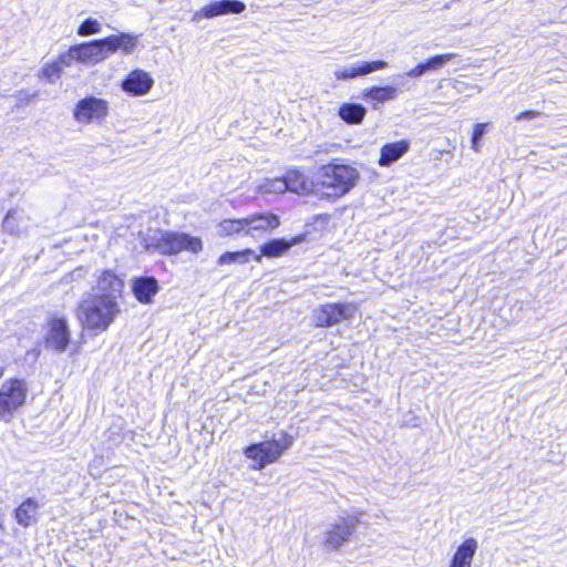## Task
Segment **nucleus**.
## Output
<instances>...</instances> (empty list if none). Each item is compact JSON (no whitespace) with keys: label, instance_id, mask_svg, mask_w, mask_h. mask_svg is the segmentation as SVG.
<instances>
[{"label":"nucleus","instance_id":"35","mask_svg":"<svg viewBox=\"0 0 567 567\" xmlns=\"http://www.w3.org/2000/svg\"><path fill=\"white\" fill-rule=\"evenodd\" d=\"M471 143H472V148L477 152L480 150L481 141L480 140H473V137H472L471 138Z\"/></svg>","mask_w":567,"mask_h":567},{"label":"nucleus","instance_id":"28","mask_svg":"<svg viewBox=\"0 0 567 567\" xmlns=\"http://www.w3.org/2000/svg\"><path fill=\"white\" fill-rule=\"evenodd\" d=\"M259 193L262 194H281L287 192V185L285 184L284 177L265 179L258 186Z\"/></svg>","mask_w":567,"mask_h":567},{"label":"nucleus","instance_id":"27","mask_svg":"<svg viewBox=\"0 0 567 567\" xmlns=\"http://www.w3.org/2000/svg\"><path fill=\"white\" fill-rule=\"evenodd\" d=\"M247 223L245 218L240 219H225L219 224V235L221 236H230L234 234H239L241 231L246 233Z\"/></svg>","mask_w":567,"mask_h":567},{"label":"nucleus","instance_id":"16","mask_svg":"<svg viewBox=\"0 0 567 567\" xmlns=\"http://www.w3.org/2000/svg\"><path fill=\"white\" fill-rule=\"evenodd\" d=\"M306 240V235L300 234L290 239L274 238L260 246V256L267 258H278L285 255L291 247L297 246Z\"/></svg>","mask_w":567,"mask_h":567},{"label":"nucleus","instance_id":"23","mask_svg":"<svg viewBox=\"0 0 567 567\" xmlns=\"http://www.w3.org/2000/svg\"><path fill=\"white\" fill-rule=\"evenodd\" d=\"M282 177L287 185V192L296 194L311 193V182L308 181L307 176L301 171L289 169Z\"/></svg>","mask_w":567,"mask_h":567},{"label":"nucleus","instance_id":"17","mask_svg":"<svg viewBox=\"0 0 567 567\" xmlns=\"http://www.w3.org/2000/svg\"><path fill=\"white\" fill-rule=\"evenodd\" d=\"M103 41L107 58L117 50H121L124 54H130L137 45V35L121 32L105 37Z\"/></svg>","mask_w":567,"mask_h":567},{"label":"nucleus","instance_id":"3","mask_svg":"<svg viewBox=\"0 0 567 567\" xmlns=\"http://www.w3.org/2000/svg\"><path fill=\"white\" fill-rule=\"evenodd\" d=\"M143 246L145 250L163 256H174L182 251L198 254L203 250V241L199 237L184 231L163 229L150 230L143 238Z\"/></svg>","mask_w":567,"mask_h":567},{"label":"nucleus","instance_id":"30","mask_svg":"<svg viewBox=\"0 0 567 567\" xmlns=\"http://www.w3.org/2000/svg\"><path fill=\"white\" fill-rule=\"evenodd\" d=\"M2 228L6 233L10 235H19L20 229L18 225V210L17 209H10L3 221H2Z\"/></svg>","mask_w":567,"mask_h":567},{"label":"nucleus","instance_id":"20","mask_svg":"<svg viewBox=\"0 0 567 567\" xmlns=\"http://www.w3.org/2000/svg\"><path fill=\"white\" fill-rule=\"evenodd\" d=\"M247 223L246 235H252L254 231H267L277 228L280 219L276 214H254L245 217Z\"/></svg>","mask_w":567,"mask_h":567},{"label":"nucleus","instance_id":"1","mask_svg":"<svg viewBox=\"0 0 567 567\" xmlns=\"http://www.w3.org/2000/svg\"><path fill=\"white\" fill-rule=\"evenodd\" d=\"M359 179L360 173L355 167L332 161L318 169L311 181V193L320 199L333 202L350 193Z\"/></svg>","mask_w":567,"mask_h":567},{"label":"nucleus","instance_id":"22","mask_svg":"<svg viewBox=\"0 0 567 567\" xmlns=\"http://www.w3.org/2000/svg\"><path fill=\"white\" fill-rule=\"evenodd\" d=\"M476 549L477 542L474 538L465 539L454 553L450 567H471Z\"/></svg>","mask_w":567,"mask_h":567},{"label":"nucleus","instance_id":"18","mask_svg":"<svg viewBox=\"0 0 567 567\" xmlns=\"http://www.w3.org/2000/svg\"><path fill=\"white\" fill-rule=\"evenodd\" d=\"M410 150V142L408 140H400L392 143H386L381 147L379 165L389 167L394 162L403 157Z\"/></svg>","mask_w":567,"mask_h":567},{"label":"nucleus","instance_id":"19","mask_svg":"<svg viewBox=\"0 0 567 567\" xmlns=\"http://www.w3.org/2000/svg\"><path fill=\"white\" fill-rule=\"evenodd\" d=\"M456 56V53H444L430 56L423 62H420L410 71L406 72L409 78H421L427 72L436 71L443 68L447 62Z\"/></svg>","mask_w":567,"mask_h":567},{"label":"nucleus","instance_id":"34","mask_svg":"<svg viewBox=\"0 0 567 567\" xmlns=\"http://www.w3.org/2000/svg\"><path fill=\"white\" fill-rule=\"evenodd\" d=\"M487 126H488L487 123H477V124H475L474 130H473V134H472L473 140H480L481 141L483 138V136L486 134Z\"/></svg>","mask_w":567,"mask_h":567},{"label":"nucleus","instance_id":"5","mask_svg":"<svg viewBox=\"0 0 567 567\" xmlns=\"http://www.w3.org/2000/svg\"><path fill=\"white\" fill-rule=\"evenodd\" d=\"M28 385L23 379L11 378L0 386V421L10 422L16 412L24 405Z\"/></svg>","mask_w":567,"mask_h":567},{"label":"nucleus","instance_id":"2","mask_svg":"<svg viewBox=\"0 0 567 567\" xmlns=\"http://www.w3.org/2000/svg\"><path fill=\"white\" fill-rule=\"evenodd\" d=\"M118 301L93 292L82 295L76 316L84 329L95 333L106 331L120 313Z\"/></svg>","mask_w":567,"mask_h":567},{"label":"nucleus","instance_id":"33","mask_svg":"<svg viewBox=\"0 0 567 567\" xmlns=\"http://www.w3.org/2000/svg\"><path fill=\"white\" fill-rule=\"evenodd\" d=\"M539 116H540V112L534 111V110H527V111H523V112L518 113L515 116V121L516 122L534 121V120L538 118Z\"/></svg>","mask_w":567,"mask_h":567},{"label":"nucleus","instance_id":"36","mask_svg":"<svg viewBox=\"0 0 567 567\" xmlns=\"http://www.w3.org/2000/svg\"><path fill=\"white\" fill-rule=\"evenodd\" d=\"M3 375V369L0 367V379L2 378Z\"/></svg>","mask_w":567,"mask_h":567},{"label":"nucleus","instance_id":"31","mask_svg":"<svg viewBox=\"0 0 567 567\" xmlns=\"http://www.w3.org/2000/svg\"><path fill=\"white\" fill-rule=\"evenodd\" d=\"M62 66L60 63H50L42 68L41 76L45 79L49 83H55L56 80L60 79L62 74Z\"/></svg>","mask_w":567,"mask_h":567},{"label":"nucleus","instance_id":"7","mask_svg":"<svg viewBox=\"0 0 567 567\" xmlns=\"http://www.w3.org/2000/svg\"><path fill=\"white\" fill-rule=\"evenodd\" d=\"M357 311L353 303L328 302L313 310L312 320L316 327L330 328L351 319Z\"/></svg>","mask_w":567,"mask_h":567},{"label":"nucleus","instance_id":"10","mask_svg":"<svg viewBox=\"0 0 567 567\" xmlns=\"http://www.w3.org/2000/svg\"><path fill=\"white\" fill-rule=\"evenodd\" d=\"M246 10V3L240 0H218L213 1L194 14V19H213L226 14H239Z\"/></svg>","mask_w":567,"mask_h":567},{"label":"nucleus","instance_id":"32","mask_svg":"<svg viewBox=\"0 0 567 567\" xmlns=\"http://www.w3.org/2000/svg\"><path fill=\"white\" fill-rule=\"evenodd\" d=\"M73 61H76L75 55L72 53V48H70L66 52L61 53L55 61V63H60V65L63 68L70 66Z\"/></svg>","mask_w":567,"mask_h":567},{"label":"nucleus","instance_id":"15","mask_svg":"<svg viewBox=\"0 0 567 567\" xmlns=\"http://www.w3.org/2000/svg\"><path fill=\"white\" fill-rule=\"evenodd\" d=\"M131 288L138 302L150 305L159 291V284L154 276H140L132 279Z\"/></svg>","mask_w":567,"mask_h":567},{"label":"nucleus","instance_id":"26","mask_svg":"<svg viewBox=\"0 0 567 567\" xmlns=\"http://www.w3.org/2000/svg\"><path fill=\"white\" fill-rule=\"evenodd\" d=\"M250 259H254L258 262L261 261V256L257 255V252L250 248H246L237 251H226L219 256L217 259V264L219 266L239 264H247Z\"/></svg>","mask_w":567,"mask_h":567},{"label":"nucleus","instance_id":"24","mask_svg":"<svg viewBox=\"0 0 567 567\" xmlns=\"http://www.w3.org/2000/svg\"><path fill=\"white\" fill-rule=\"evenodd\" d=\"M398 95V89L392 85L385 86H371L364 89L362 92V96L367 102L373 103V107H377L378 103H384L388 101H392Z\"/></svg>","mask_w":567,"mask_h":567},{"label":"nucleus","instance_id":"21","mask_svg":"<svg viewBox=\"0 0 567 567\" xmlns=\"http://www.w3.org/2000/svg\"><path fill=\"white\" fill-rule=\"evenodd\" d=\"M39 504L33 497L24 499L14 511V518L22 527H29L37 523Z\"/></svg>","mask_w":567,"mask_h":567},{"label":"nucleus","instance_id":"14","mask_svg":"<svg viewBox=\"0 0 567 567\" xmlns=\"http://www.w3.org/2000/svg\"><path fill=\"white\" fill-rule=\"evenodd\" d=\"M123 288V280L112 270H105L99 277L96 287H93L90 292L106 296L118 301L122 297Z\"/></svg>","mask_w":567,"mask_h":567},{"label":"nucleus","instance_id":"25","mask_svg":"<svg viewBox=\"0 0 567 567\" xmlns=\"http://www.w3.org/2000/svg\"><path fill=\"white\" fill-rule=\"evenodd\" d=\"M367 114V109L360 103L346 102L338 110L339 117L349 125L360 124Z\"/></svg>","mask_w":567,"mask_h":567},{"label":"nucleus","instance_id":"6","mask_svg":"<svg viewBox=\"0 0 567 567\" xmlns=\"http://www.w3.org/2000/svg\"><path fill=\"white\" fill-rule=\"evenodd\" d=\"M360 522L357 513L342 511L334 522L330 523L324 533V545L338 549L349 542Z\"/></svg>","mask_w":567,"mask_h":567},{"label":"nucleus","instance_id":"13","mask_svg":"<svg viewBox=\"0 0 567 567\" xmlns=\"http://www.w3.org/2000/svg\"><path fill=\"white\" fill-rule=\"evenodd\" d=\"M71 48L76 61L82 63L100 62L107 58L103 38L74 44Z\"/></svg>","mask_w":567,"mask_h":567},{"label":"nucleus","instance_id":"29","mask_svg":"<svg viewBox=\"0 0 567 567\" xmlns=\"http://www.w3.org/2000/svg\"><path fill=\"white\" fill-rule=\"evenodd\" d=\"M100 31H101L100 22L96 19L86 18L78 27L76 33L80 37H89L92 34L100 33Z\"/></svg>","mask_w":567,"mask_h":567},{"label":"nucleus","instance_id":"11","mask_svg":"<svg viewBox=\"0 0 567 567\" xmlns=\"http://www.w3.org/2000/svg\"><path fill=\"white\" fill-rule=\"evenodd\" d=\"M388 66L389 63L384 60L360 61L337 69L334 71V76L337 80L346 81L364 76L379 70H384Z\"/></svg>","mask_w":567,"mask_h":567},{"label":"nucleus","instance_id":"12","mask_svg":"<svg viewBox=\"0 0 567 567\" xmlns=\"http://www.w3.org/2000/svg\"><path fill=\"white\" fill-rule=\"evenodd\" d=\"M154 85L153 78L144 70H133L122 81V90L131 96H143Z\"/></svg>","mask_w":567,"mask_h":567},{"label":"nucleus","instance_id":"8","mask_svg":"<svg viewBox=\"0 0 567 567\" xmlns=\"http://www.w3.org/2000/svg\"><path fill=\"white\" fill-rule=\"evenodd\" d=\"M71 341V331L68 319L53 315L48 319L44 334V348L56 353H63Z\"/></svg>","mask_w":567,"mask_h":567},{"label":"nucleus","instance_id":"4","mask_svg":"<svg viewBox=\"0 0 567 567\" xmlns=\"http://www.w3.org/2000/svg\"><path fill=\"white\" fill-rule=\"evenodd\" d=\"M293 444V436L285 431L274 434L270 440L251 443L244 450V455L252 460L255 471H261L267 465L275 463L282 453Z\"/></svg>","mask_w":567,"mask_h":567},{"label":"nucleus","instance_id":"9","mask_svg":"<svg viewBox=\"0 0 567 567\" xmlns=\"http://www.w3.org/2000/svg\"><path fill=\"white\" fill-rule=\"evenodd\" d=\"M109 112V104L105 100L95 96H86L80 100L73 111L75 121L91 123L103 120Z\"/></svg>","mask_w":567,"mask_h":567}]
</instances>
